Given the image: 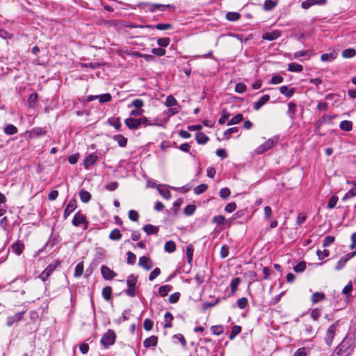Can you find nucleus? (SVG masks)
<instances>
[{"mask_svg":"<svg viewBox=\"0 0 356 356\" xmlns=\"http://www.w3.org/2000/svg\"><path fill=\"white\" fill-rule=\"evenodd\" d=\"M211 332L215 335H220L223 332V327L221 325H214L211 327Z\"/></svg>","mask_w":356,"mask_h":356,"instance_id":"0e129e2a","label":"nucleus"},{"mask_svg":"<svg viewBox=\"0 0 356 356\" xmlns=\"http://www.w3.org/2000/svg\"><path fill=\"white\" fill-rule=\"evenodd\" d=\"M356 196V188H352L349 190L343 196L342 200L346 201L348 199L353 198Z\"/></svg>","mask_w":356,"mask_h":356,"instance_id":"13d9d810","label":"nucleus"},{"mask_svg":"<svg viewBox=\"0 0 356 356\" xmlns=\"http://www.w3.org/2000/svg\"><path fill=\"white\" fill-rule=\"evenodd\" d=\"M113 139L118 143V145L124 147L127 144V139L124 137L122 135L118 134L113 136Z\"/></svg>","mask_w":356,"mask_h":356,"instance_id":"b1692460","label":"nucleus"},{"mask_svg":"<svg viewBox=\"0 0 356 356\" xmlns=\"http://www.w3.org/2000/svg\"><path fill=\"white\" fill-rule=\"evenodd\" d=\"M246 86L243 83H238L235 86V92L237 93H243L246 90Z\"/></svg>","mask_w":356,"mask_h":356,"instance_id":"e2e57ef3","label":"nucleus"},{"mask_svg":"<svg viewBox=\"0 0 356 356\" xmlns=\"http://www.w3.org/2000/svg\"><path fill=\"white\" fill-rule=\"evenodd\" d=\"M157 189L163 198L166 200L171 198V193L166 186L159 185L157 186Z\"/></svg>","mask_w":356,"mask_h":356,"instance_id":"6ab92c4d","label":"nucleus"},{"mask_svg":"<svg viewBox=\"0 0 356 356\" xmlns=\"http://www.w3.org/2000/svg\"><path fill=\"white\" fill-rule=\"evenodd\" d=\"M335 118V115H323L315 124V128L319 129L324 123L327 122H332V119Z\"/></svg>","mask_w":356,"mask_h":356,"instance_id":"a211bd4d","label":"nucleus"},{"mask_svg":"<svg viewBox=\"0 0 356 356\" xmlns=\"http://www.w3.org/2000/svg\"><path fill=\"white\" fill-rule=\"evenodd\" d=\"M101 273L103 277L106 280H112L116 275V273L114 271L106 266H102L101 267Z\"/></svg>","mask_w":356,"mask_h":356,"instance_id":"9d476101","label":"nucleus"},{"mask_svg":"<svg viewBox=\"0 0 356 356\" xmlns=\"http://www.w3.org/2000/svg\"><path fill=\"white\" fill-rule=\"evenodd\" d=\"M281 36V33L279 31H273L271 32H266L263 34L262 39L273 41Z\"/></svg>","mask_w":356,"mask_h":356,"instance_id":"f8f14e48","label":"nucleus"},{"mask_svg":"<svg viewBox=\"0 0 356 356\" xmlns=\"http://www.w3.org/2000/svg\"><path fill=\"white\" fill-rule=\"evenodd\" d=\"M207 188L208 186L207 184H200L194 188V193L196 195L202 194L207 189Z\"/></svg>","mask_w":356,"mask_h":356,"instance_id":"5fc2aeb1","label":"nucleus"},{"mask_svg":"<svg viewBox=\"0 0 356 356\" xmlns=\"http://www.w3.org/2000/svg\"><path fill=\"white\" fill-rule=\"evenodd\" d=\"M79 196L81 200L84 203L88 202L91 199L90 193L88 191L84 190H81L79 192Z\"/></svg>","mask_w":356,"mask_h":356,"instance_id":"72a5a7b5","label":"nucleus"},{"mask_svg":"<svg viewBox=\"0 0 356 356\" xmlns=\"http://www.w3.org/2000/svg\"><path fill=\"white\" fill-rule=\"evenodd\" d=\"M170 40L169 38H161L157 40V44L161 47H166L170 44Z\"/></svg>","mask_w":356,"mask_h":356,"instance_id":"6e6d98bb","label":"nucleus"},{"mask_svg":"<svg viewBox=\"0 0 356 356\" xmlns=\"http://www.w3.org/2000/svg\"><path fill=\"white\" fill-rule=\"evenodd\" d=\"M240 14L236 12H229L226 15V19L231 22L237 21L240 18Z\"/></svg>","mask_w":356,"mask_h":356,"instance_id":"49530a36","label":"nucleus"},{"mask_svg":"<svg viewBox=\"0 0 356 356\" xmlns=\"http://www.w3.org/2000/svg\"><path fill=\"white\" fill-rule=\"evenodd\" d=\"M355 347V336L347 334L330 356H350L353 353Z\"/></svg>","mask_w":356,"mask_h":356,"instance_id":"f257e3e1","label":"nucleus"},{"mask_svg":"<svg viewBox=\"0 0 356 356\" xmlns=\"http://www.w3.org/2000/svg\"><path fill=\"white\" fill-rule=\"evenodd\" d=\"M172 286L170 285H163L159 289V293L161 296L164 297L171 291Z\"/></svg>","mask_w":356,"mask_h":356,"instance_id":"a19ab883","label":"nucleus"},{"mask_svg":"<svg viewBox=\"0 0 356 356\" xmlns=\"http://www.w3.org/2000/svg\"><path fill=\"white\" fill-rule=\"evenodd\" d=\"M337 58V54L332 52L329 54H323L321 56V59L323 62H331Z\"/></svg>","mask_w":356,"mask_h":356,"instance_id":"a878e982","label":"nucleus"},{"mask_svg":"<svg viewBox=\"0 0 356 356\" xmlns=\"http://www.w3.org/2000/svg\"><path fill=\"white\" fill-rule=\"evenodd\" d=\"M277 141L278 138L277 137L269 138L264 144H261L256 148L254 152L257 154H261L271 149L277 143Z\"/></svg>","mask_w":356,"mask_h":356,"instance_id":"7ed1b4c3","label":"nucleus"},{"mask_svg":"<svg viewBox=\"0 0 356 356\" xmlns=\"http://www.w3.org/2000/svg\"><path fill=\"white\" fill-rule=\"evenodd\" d=\"M144 106V102L143 100L136 99H134L131 104L128 105V108H131V106H134L136 108L142 109L141 108Z\"/></svg>","mask_w":356,"mask_h":356,"instance_id":"3c124183","label":"nucleus"},{"mask_svg":"<svg viewBox=\"0 0 356 356\" xmlns=\"http://www.w3.org/2000/svg\"><path fill=\"white\" fill-rule=\"evenodd\" d=\"M4 132L7 135H13L17 132V129L13 124H8L4 127Z\"/></svg>","mask_w":356,"mask_h":356,"instance_id":"ea45409f","label":"nucleus"},{"mask_svg":"<svg viewBox=\"0 0 356 356\" xmlns=\"http://www.w3.org/2000/svg\"><path fill=\"white\" fill-rule=\"evenodd\" d=\"M178 104L177 101L176 100V99L172 97V95H169L166 97V99H165V105L168 107H171V106H177Z\"/></svg>","mask_w":356,"mask_h":356,"instance_id":"8fccbe9b","label":"nucleus"},{"mask_svg":"<svg viewBox=\"0 0 356 356\" xmlns=\"http://www.w3.org/2000/svg\"><path fill=\"white\" fill-rule=\"evenodd\" d=\"M158 343V337L156 336H151L149 338H147L144 342V346L145 348H151L154 347L157 345Z\"/></svg>","mask_w":356,"mask_h":356,"instance_id":"aec40b11","label":"nucleus"},{"mask_svg":"<svg viewBox=\"0 0 356 356\" xmlns=\"http://www.w3.org/2000/svg\"><path fill=\"white\" fill-rule=\"evenodd\" d=\"M334 241V237L332 236H327L323 242V246L324 248L328 247Z\"/></svg>","mask_w":356,"mask_h":356,"instance_id":"338daca9","label":"nucleus"},{"mask_svg":"<svg viewBox=\"0 0 356 356\" xmlns=\"http://www.w3.org/2000/svg\"><path fill=\"white\" fill-rule=\"evenodd\" d=\"M306 268V263L305 261H301L298 263L293 267V270L296 273H302Z\"/></svg>","mask_w":356,"mask_h":356,"instance_id":"bf43d9fd","label":"nucleus"},{"mask_svg":"<svg viewBox=\"0 0 356 356\" xmlns=\"http://www.w3.org/2000/svg\"><path fill=\"white\" fill-rule=\"evenodd\" d=\"M137 282V277L134 275H130L127 279V289L125 293L129 297H135L136 296V285Z\"/></svg>","mask_w":356,"mask_h":356,"instance_id":"f03ea898","label":"nucleus"},{"mask_svg":"<svg viewBox=\"0 0 356 356\" xmlns=\"http://www.w3.org/2000/svg\"><path fill=\"white\" fill-rule=\"evenodd\" d=\"M337 327V324L333 323L328 327V329L326 331L324 339L325 343L329 346H330L332 343L333 339L336 334Z\"/></svg>","mask_w":356,"mask_h":356,"instance_id":"39448f33","label":"nucleus"},{"mask_svg":"<svg viewBox=\"0 0 356 356\" xmlns=\"http://www.w3.org/2000/svg\"><path fill=\"white\" fill-rule=\"evenodd\" d=\"M72 223L75 227L83 225L84 229H87L88 225V222L87 221L86 216L83 214H82L80 211L77 212L74 216Z\"/></svg>","mask_w":356,"mask_h":356,"instance_id":"423d86ee","label":"nucleus"},{"mask_svg":"<svg viewBox=\"0 0 356 356\" xmlns=\"http://www.w3.org/2000/svg\"><path fill=\"white\" fill-rule=\"evenodd\" d=\"M164 249L168 252H174L176 250V244L172 241H168L165 243Z\"/></svg>","mask_w":356,"mask_h":356,"instance_id":"e433bc0d","label":"nucleus"},{"mask_svg":"<svg viewBox=\"0 0 356 356\" xmlns=\"http://www.w3.org/2000/svg\"><path fill=\"white\" fill-rule=\"evenodd\" d=\"M241 332V327L239 325H234L232 327L231 333L229 334V338L230 340H233L236 335Z\"/></svg>","mask_w":356,"mask_h":356,"instance_id":"4c0bfd02","label":"nucleus"},{"mask_svg":"<svg viewBox=\"0 0 356 356\" xmlns=\"http://www.w3.org/2000/svg\"><path fill=\"white\" fill-rule=\"evenodd\" d=\"M280 92L282 95H285L286 97L289 98V97H291L293 96V95L294 94L295 88H292L289 89L288 86H283L280 88Z\"/></svg>","mask_w":356,"mask_h":356,"instance_id":"412c9836","label":"nucleus"},{"mask_svg":"<svg viewBox=\"0 0 356 356\" xmlns=\"http://www.w3.org/2000/svg\"><path fill=\"white\" fill-rule=\"evenodd\" d=\"M165 323L164 325L165 328H170L172 327V321L173 320V316L170 312H166L164 316Z\"/></svg>","mask_w":356,"mask_h":356,"instance_id":"58836bf2","label":"nucleus"},{"mask_svg":"<svg viewBox=\"0 0 356 356\" xmlns=\"http://www.w3.org/2000/svg\"><path fill=\"white\" fill-rule=\"evenodd\" d=\"M296 104L291 102L288 104V115L290 117L291 119H293L294 118V115H296Z\"/></svg>","mask_w":356,"mask_h":356,"instance_id":"f704fd0d","label":"nucleus"},{"mask_svg":"<svg viewBox=\"0 0 356 356\" xmlns=\"http://www.w3.org/2000/svg\"><path fill=\"white\" fill-rule=\"evenodd\" d=\"M143 229L147 233V234H155L159 232V227L152 225H146L143 227Z\"/></svg>","mask_w":356,"mask_h":356,"instance_id":"5701e85b","label":"nucleus"},{"mask_svg":"<svg viewBox=\"0 0 356 356\" xmlns=\"http://www.w3.org/2000/svg\"><path fill=\"white\" fill-rule=\"evenodd\" d=\"M231 194L230 190L228 188H222L219 192L220 197L222 199H227Z\"/></svg>","mask_w":356,"mask_h":356,"instance_id":"4d7b16f0","label":"nucleus"},{"mask_svg":"<svg viewBox=\"0 0 356 356\" xmlns=\"http://www.w3.org/2000/svg\"><path fill=\"white\" fill-rule=\"evenodd\" d=\"M356 255V251L349 252L344 256H343L337 262V265L334 267L336 270H340L343 268L346 264V263L353 257Z\"/></svg>","mask_w":356,"mask_h":356,"instance_id":"0eeeda50","label":"nucleus"},{"mask_svg":"<svg viewBox=\"0 0 356 356\" xmlns=\"http://www.w3.org/2000/svg\"><path fill=\"white\" fill-rule=\"evenodd\" d=\"M83 269H84V266H83V262L79 263L75 267L74 274V277H80L83 273Z\"/></svg>","mask_w":356,"mask_h":356,"instance_id":"79ce46f5","label":"nucleus"},{"mask_svg":"<svg viewBox=\"0 0 356 356\" xmlns=\"http://www.w3.org/2000/svg\"><path fill=\"white\" fill-rule=\"evenodd\" d=\"M127 264H130V265L134 264L136 262V256L133 252H131L130 251H129L127 253Z\"/></svg>","mask_w":356,"mask_h":356,"instance_id":"052dcab7","label":"nucleus"},{"mask_svg":"<svg viewBox=\"0 0 356 356\" xmlns=\"http://www.w3.org/2000/svg\"><path fill=\"white\" fill-rule=\"evenodd\" d=\"M57 265L51 264L41 273L40 275V278L43 281H46L49 277L52 274V273L56 268Z\"/></svg>","mask_w":356,"mask_h":356,"instance_id":"1a4fd4ad","label":"nucleus"},{"mask_svg":"<svg viewBox=\"0 0 356 356\" xmlns=\"http://www.w3.org/2000/svg\"><path fill=\"white\" fill-rule=\"evenodd\" d=\"M112 97L109 93H105L103 95H97V99L100 104L108 102L111 100Z\"/></svg>","mask_w":356,"mask_h":356,"instance_id":"a18cd8bd","label":"nucleus"},{"mask_svg":"<svg viewBox=\"0 0 356 356\" xmlns=\"http://www.w3.org/2000/svg\"><path fill=\"white\" fill-rule=\"evenodd\" d=\"M98 159V156L95 154H90L84 160V167L86 169H88L89 167L92 165Z\"/></svg>","mask_w":356,"mask_h":356,"instance_id":"4468645a","label":"nucleus"},{"mask_svg":"<svg viewBox=\"0 0 356 356\" xmlns=\"http://www.w3.org/2000/svg\"><path fill=\"white\" fill-rule=\"evenodd\" d=\"M173 8L172 5L168 4V5H163V4H153L149 8V10L151 12H154L156 10H159L161 11H164L165 8Z\"/></svg>","mask_w":356,"mask_h":356,"instance_id":"2f4dec72","label":"nucleus"},{"mask_svg":"<svg viewBox=\"0 0 356 356\" xmlns=\"http://www.w3.org/2000/svg\"><path fill=\"white\" fill-rule=\"evenodd\" d=\"M342 56L343 58H352L356 54V51L354 49H346L342 51Z\"/></svg>","mask_w":356,"mask_h":356,"instance_id":"09e8293b","label":"nucleus"},{"mask_svg":"<svg viewBox=\"0 0 356 356\" xmlns=\"http://www.w3.org/2000/svg\"><path fill=\"white\" fill-rule=\"evenodd\" d=\"M108 124L119 130L121 127V122L119 118H111L108 120Z\"/></svg>","mask_w":356,"mask_h":356,"instance_id":"603ef678","label":"nucleus"},{"mask_svg":"<svg viewBox=\"0 0 356 356\" xmlns=\"http://www.w3.org/2000/svg\"><path fill=\"white\" fill-rule=\"evenodd\" d=\"M12 251L17 255H20L24 249V245L21 241H17L11 246Z\"/></svg>","mask_w":356,"mask_h":356,"instance_id":"ddd939ff","label":"nucleus"},{"mask_svg":"<svg viewBox=\"0 0 356 356\" xmlns=\"http://www.w3.org/2000/svg\"><path fill=\"white\" fill-rule=\"evenodd\" d=\"M248 304V300L246 298L243 297L237 300V306L243 309H245Z\"/></svg>","mask_w":356,"mask_h":356,"instance_id":"680f3d73","label":"nucleus"},{"mask_svg":"<svg viewBox=\"0 0 356 356\" xmlns=\"http://www.w3.org/2000/svg\"><path fill=\"white\" fill-rule=\"evenodd\" d=\"M241 280L240 277H235L234 278L231 283H230V287H231V292L232 294H234L238 285L240 284Z\"/></svg>","mask_w":356,"mask_h":356,"instance_id":"473e14b6","label":"nucleus"},{"mask_svg":"<svg viewBox=\"0 0 356 356\" xmlns=\"http://www.w3.org/2000/svg\"><path fill=\"white\" fill-rule=\"evenodd\" d=\"M24 312H18L12 316H8L7 318L6 324L8 326H12L15 322H18L23 318Z\"/></svg>","mask_w":356,"mask_h":356,"instance_id":"9b49d317","label":"nucleus"},{"mask_svg":"<svg viewBox=\"0 0 356 356\" xmlns=\"http://www.w3.org/2000/svg\"><path fill=\"white\" fill-rule=\"evenodd\" d=\"M115 337L114 331L108 330L102 337L101 343L105 348H108L115 343Z\"/></svg>","mask_w":356,"mask_h":356,"instance_id":"20e7f679","label":"nucleus"},{"mask_svg":"<svg viewBox=\"0 0 356 356\" xmlns=\"http://www.w3.org/2000/svg\"><path fill=\"white\" fill-rule=\"evenodd\" d=\"M235 218H232L231 219H229L228 220H226L225 217L223 216L219 215L214 216L213 218V222L216 223L217 225H222L225 222H230L232 219H234Z\"/></svg>","mask_w":356,"mask_h":356,"instance_id":"37998d69","label":"nucleus"},{"mask_svg":"<svg viewBox=\"0 0 356 356\" xmlns=\"http://www.w3.org/2000/svg\"><path fill=\"white\" fill-rule=\"evenodd\" d=\"M277 4V1L266 0L264 4V9L266 11L273 10Z\"/></svg>","mask_w":356,"mask_h":356,"instance_id":"c756f323","label":"nucleus"},{"mask_svg":"<svg viewBox=\"0 0 356 356\" xmlns=\"http://www.w3.org/2000/svg\"><path fill=\"white\" fill-rule=\"evenodd\" d=\"M269 99L270 96L268 95H263L257 102L254 103V109L256 111L259 110Z\"/></svg>","mask_w":356,"mask_h":356,"instance_id":"2eb2a0df","label":"nucleus"},{"mask_svg":"<svg viewBox=\"0 0 356 356\" xmlns=\"http://www.w3.org/2000/svg\"><path fill=\"white\" fill-rule=\"evenodd\" d=\"M339 127L343 131H350L353 129V122L349 120H343L341 122Z\"/></svg>","mask_w":356,"mask_h":356,"instance_id":"393cba45","label":"nucleus"},{"mask_svg":"<svg viewBox=\"0 0 356 356\" xmlns=\"http://www.w3.org/2000/svg\"><path fill=\"white\" fill-rule=\"evenodd\" d=\"M243 119V115L238 113L228 121L227 125L236 124L241 122Z\"/></svg>","mask_w":356,"mask_h":356,"instance_id":"c03bdc74","label":"nucleus"},{"mask_svg":"<svg viewBox=\"0 0 356 356\" xmlns=\"http://www.w3.org/2000/svg\"><path fill=\"white\" fill-rule=\"evenodd\" d=\"M195 138L198 144L204 145L209 140L208 136L205 134L200 131L196 134Z\"/></svg>","mask_w":356,"mask_h":356,"instance_id":"4be33fe9","label":"nucleus"},{"mask_svg":"<svg viewBox=\"0 0 356 356\" xmlns=\"http://www.w3.org/2000/svg\"><path fill=\"white\" fill-rule=\"evenodd\" d=\"M125 124L130 129H136L140 127L138 119L129 118L125 120Z\"/></svg>","mask_w":356,"mask_h":356,"instance_id":"dca6fc26","label":"nucleus"},{"mask_svg":"<svg viewBox=\"0 0 356 356\" xmlns=\"http://www.w3.org/2000/svg\"><path fill=\"white\" fill-rule=\"evenodd\" d=\"M307 349L305 347L298 348L295 353L294 356H307Z\"/></svg>","mask_w":356,"mask_h":356,"instance_id":"774afa93","label":"nucleus"},{"mask_svg":"<svg viewBox=\"0 0 356 356\" xmlns=\"http://www.w3.org/2000/svg\"><path fill=\"white\" fill-rule=\"evenodd\" d=\"M288 70L293 72H300L303 70V67L300 64L291 63L289 64Z\"/></svg>","mask_w":356,"mask_h":356,"instance_id":"cd10ccee","label":"nucleus"},{"mask_svg":"<svg viewBox=\"0 0 356 356\" xmlns=\"http://www.w3.org/2000/svg\"><path fill=\"white\" fill-rule=\"evenodd\" d=\"M76 207V202L74 200H70L64 211V218L66 219L75 210Z\"/></svg>","mask_w":356,"mask_h":356,"instance_id":"f3484780","label":"nucleus"},{"mask_svg":"<svg viewBox=\"0 0 356 356\" xmlns=\"http://www.w3.org/2000/svg\"><path fill=\"white\" fill-rule=\"evenodd\" d=\"M112 289L110 286H106L102 290V296L106 300L111 299Z\"/></svg>","mask_w":356,"mask_h":356,"instance_id":"de8ad7c7","label":"nucleus"},{"mask_svg":"<svg viewBox=\"0 0 356 356\" xmlns=\"http://www.w3.org/2000/svg\"><path fill=\"white\" fill-rule=\"evenodd\" d=\"M193 251H194V249H193V245L188 244L186 247V254L187 261L189 264H191L193 261Z\"/></svg>","mask_w":356,"mask_h":356,"instance_id":"7c9ffc66","label":"nucleus"},{"mask_svg":"<svg viewBox=\"0 0 356 356\" xmlns=\"http://www.w3.org/2000/svg\"><path fill=\"white\" fill-rule=\"evenodd\" d=\"M229 117V113H228V111L226 109H223L222 111V115L218 120V123L220 124H225Z\"/></svg>","mask_w":356,"mask_h":356,"instance_id":"864d4df0","label":"nucleus"},{"mask_svg":"<svg viewBox=\"0 0 356 356\" xmlns=\"http://www.w3.org/2000/svg\"><path fill=\"white\" fill-rule=\"evenodd\" d=\"M46 134H47V131L44 129L40 128V127L33 128L30 131V135L32 137L33 136L38 137V136H40L45 135Z\"/></svg>","mask_w":356,"mask_h":356,"instance_id":"bb28decb","label":"nucleus"},{"mask_svg":"<svg viewBox=\"0 0 356 356\" xmlns=\"http://www.w3.org/2000/svg\"><path fill=\"white\" fill-rule=\"evenodd\" d=\"M325 298V295L323 293L315 292L312 294V301L313 303H317Z\"/></svg>","mask_w":356,"mask_h":356,"instance_id":"c85d7f7f","label":"nucleus"},{"mask_svg":"<svg viewBox=\"0 0 356 356\" xmlns=\"http://www.w3.org/2000/svg\"><path fill=\"white\" fill-rule=\"evenodd\" d=\"M161 274V270L159 268H156L154 269L153 271L151 272V273L149 275V280L153 281L154 279H156L159 275Z\"/></svg>","mask_w":356,"mask_h":356,"instance_id":"69168bd1","label":"nucleus"},{"mask_svg":"<svg viewBox=\"0 0 356 356\" xmlns=\"http://www.w3.org/2000/svg\"><path fill=\"white\" fill-rule=\"evenodd\" d=\"M138 265L146 270L152 268L154 264L149 257L143 256L139 258Z\"/></svg>","mask_w":356,"mask_h":356,"instance_id":"6e6552de","label":"nucleus"},{"mask_svg":"<svg viewBox=\"0 0 356 356\" xmlns=\"http://www.w3.org/2000/svg\"><path fill=\"white\" fill-rule=\"evenodd\" d=\"M122 238V234L118 229L112 230L109 234V238L112 241H118Z\"/></svg>","mask_w":356,"mask_h":356,"instance_id":"c9c22d12","label":"nucleus"}]
</instances>
